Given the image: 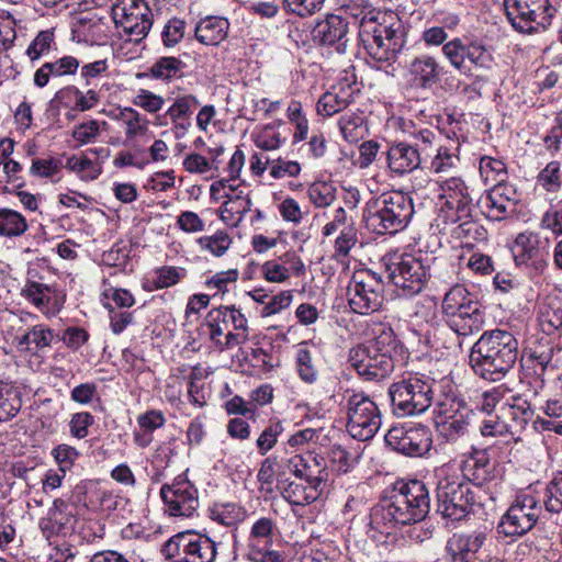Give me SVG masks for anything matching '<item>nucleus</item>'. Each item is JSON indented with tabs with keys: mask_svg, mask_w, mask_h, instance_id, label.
Returning <instances> with one entry per match:
<instances>
[{
	"mask_svg": "<svg viewBox=\"0 0 562 562\" xmlns=\"http://www.w3.org/2000/svg\"><path fill=\"white\" fill-rule=\"evenodd\" d=\"M429 509L430 496L424 482H401L390 497L382 499L372 508L370 524L381 533H390L398 525L422 521Z\"/></svg>",
	"mask_w": 562,
	"mask_h": 562,
	"instance_id": "obj_1",
	"label": "nucleus"
},
{
	"mask_svg": "<svg viewBox=\"0 0 562 562\" xmlns=\"http://www.w3.org/2000/svg\"><path fill=\"white\" fill-rule=\"evenodd\" d=\"M352 15L360 18L359 40L376 67L393 65L407 43V30L403 21L394 13H383L380 19L368 16L363 11Z\"/></svg>",
	"mask_w": 562,
	"mask_h": 562,
	"instance_id": "obj_2",
	"label": "nucleus"
},
{
	"mask_svg": "<svg viewBox=\"0 0 562 562\" xmlns=\"http://www.w3.org/2000/svg\"><path fill=\"white\" fill-rule=\"evenodd\" d=\"M518 358V341L504 329L487 330L473 345L470 364L484 380L498 381L515 366Z\"/></svg>",
	"mask_w": 562,
	"mask_h": 562,
	"instance_id": "obj_3",
	"label": "nucleus"
},
{
	"mask_svg": "<svg viewBox=\"0 0 562 562\" xmlns=\"http://www.w3.org/2000/svg\"><path fill=\"white\" fill-rule=\"evenodd\" d=\"M414 214L412 199L400 191L371 199L363 210L366 227L379 235H394L403 231Z\"/></svg>",
	"mask_w": 562,
	"mask_h": 562,
	"instance_id": "obj_4",
	"label": "nucleus"
},
{
	"mask_svg": "<svg viewBox=\"0 0 562 562\" xmlns=\"http://www.w3.org/2000/svg\"><path fill=\"white\" fill-rule=\"evenodd\" d=\"M437 512L445 518L461 520L467 517L474 505V494L470 483L452 465L438 470L436 490Z\"/></svg>",
	"mask_w": 562,
	"mask_h": 562,
	"instance_id": "obj_5",
	"label": "nucleus"
},
{
	"mask_svg": "<svg viewBox=\"0 0 562 562\" xmlns=\"http://www.w3.org/2000/svg\"><path fill=\"white\" fill-rule=\"evenodd\" d=\"M504 8L513 29L522 34L548 30L557 13L551 0H504Z\"/></svg>",
	"mask_w": 562,
	"mask_h": 562,
	"instance_id": "obj_6",
	"label": "nucleus"
},
{
	"mask_svg": "<svg viewBox=\"0 0 562 562\" xmlns=\"http://www.w3.org/2000/svg\"><path fill=\"white\" fill-rule=\"evenodd\" d=\"M345 400L348 432L361 441L371 439L382 424L378 405L362 392L346 391Z\"/></svg>",
	"mask_w": 562,
	"mask_h": 562,
	"instance_id": "obj_7",
	"label": "nucleus"
},
{
	"mask_svg": "<svg viewBox=\"0 0 562 562\" xmlns=\"http://www.w3.org/2000/svg\"><path fill=\"white\" fill-rule=\"evenodd\" d=\"M431 393L430 383L418 376L393 383L389 389L393 413L408 417L426 412L431 405Z\"/></svg>",
	"mask_w": 562,
	"mask_h": 562,
	"instance_id": "obj_8",
	"label": "nucleus"
},
{
	"mask_svg": "<svg viewBox=\"0 0 562 562\" xmlns=\"http://www.w3.org/2000/svg\"><path fill=\"white\" fill-rule=\"evenodd\" d=\"M516 267L529 279L542 277L548 268L549 251L547 241L538 233H520L512 249Z\"/></svg>",
	"mask_w": 562,
	"mask_h": 562,
	"instance_id": "obj_9",
	"label": "nucleus"
},
{
	"mask_svg": "<svg viewBox=\"0 0 562 562\" xmlns=\"http://www.w3.org/2000/svg\"><path fill=\"white\" fill-rule=\"evenodd\" d=\"M112 18L115 26L136 43L147 36L154 22L153 12L144 0H116Z\"/></svg>",
	"mask_w": 562,
	"mask_h": 562,
	"instance_id": "obj_10",
	"label": "nucleus"
},
{
	"mask_svg": "<svg viewBox=\"0 0 562 562\" xmlns=\"http://www.w3.org/2000/svg\"><path fill=\"white\" fill-rule=\"evenodd\" d=\"M164 554L176 562H214L217 550L215 542L198 533H178L164 546Z\"/></svg>",
	"mask_w": 562,
	"mask_h": 562,
	"instance_id": "obj_11",
	"label": "nucleus"
},
{
	"mask_svg": "<svg viewBox=\"0 0 562 562\" xmlns=\"http://www.w3.org/2000/svg\"><path fill=\"white\" fill-rule=\"evenodd\" d=\"M387 447L407 457H423L432 447V434L423 424L405 423L393 426L384 436Z\"/></svg>",
	"mask_w": 562,
	"mask_h": 562,
	"instance_id": "obj_12",
	"label": "nucleus"
},
{
	"mask_svg": "<svg viewBox=\"0 0 562 562\" xmlns=\"http://www.w3.org/2000/svg\"><path fill=\"white\" fill-rule=\"evenodd\" d=\"M541 506L532 495H520L502 517L497 529L506 537H520L537 524Z\"/></svg>",
	"mask_w": 562,
	"mask_h": 562,
	"instance_id": "obj_13",
	"label": "nucleus"
},
{
	"mask_svg": "<svg viewBox=\"0 0 562 562\" xmlns=\"http://www.w3.org/2000/svg\"><path fill=\"white\" fill-rule=\"evenodd\" d=\"M160 496L165 512L172 517H191L199 508L198 490L184 474L175 477L170 484H164Z\"/></svg>",
	"mask_w": 562,
	"mask_h": 562,
	"instance_id": "obj_14",
	"label": "nucleus"
},
{
	"mask_svg": "<svg viewBox=\"0 0 562 562\" xmlns=\"http://www.w3.org/2000/svg\"><path fill=\"white\" fill-rule=\"evenodd\" d=\"M437 225L442 236L450 238V241L459 243L460 246H472L474 241L486 238L485 228L473 221L471 214L462 217L449 212L448 215H439Z\"/></svg>",
	"mask_w": 562,
	"mask_h": 562,
	"instance_id": "obj_15",
	"label": "nucleus"
},
{
	"mask_svg": "<svg viewBox=\"0 0 562 562\" xmlns=\"http://www.w3.org/2000/svg\"><path fill=\"white\" fill-rule=\"evenodd\" d=\"M348 361L359 375L367 380H380L394 370L393 357H384L372 352L367 345L353 347L349 351Z\"/></svg>",
	"mask_w": 562,
	"mask_h": 562,
	"instance_id": "obj_16",
	"label": "nucleus"
},
{
	"mask_svg": "<svg viewBox=\"0 0 562 562\" xmlns=\"http://www.w3.org/2000/svg\"><path fill=\"white\" fill-rule=\"evenodd\" d=\"M443 74V66L428 54L415 56L407 65L408 82L417 89H431L441 81Z\"/></svg>",
	"mask_w": 562,
	"mask_h": 562,
	"instance_id": "obj_17",
	"label": "nucleus"
},
{
	"mask_svg": "<svg viewBox=\"0 0 562 562\" xmlns=\"http://www.w3.org/2000/svg\"><path fill=\"white\" fill-rule=\"evenodd\" d=\"M519 201V194L514 184L501 179L488 190L483 199V205L491 218L501 221L514 213Z\"/></svg>",
	"mask_w": 562,
	"mask_h": 562,
	"instance_id": "obj_18",
	"label": "nucleus"
},
{
	"mask_svg": "<svg viewBox=\"0 0 562 562\" xmlns=\"http://www.w3.org/2000/svg\"><path fill=\"white\" fill-rule=\"evenodd\" d=\"M439 198L445 201L440 215H448L451 212L464 217L472 212V198L461 178L452 177L445 180L440 184Z\"/></svg>",
	"mask_w": 562,
	"mask_h": 562,
	"instance_id": "obj_19",
	"label": "nucleus"
},
{
	"mask_svg": "<svg viewBox=\"0 0 562 562\" xmlns=\"http://www.w3.org/2000/svg\"><path fill=\"white\" fill-rule=\"evenodd\" d=\"M285 467L289 472L305 483L324 484L328 480L325 459L313 452L289 458Z\"/></svg>",
	"mask_w": 562,
	"mask_h": 562,
	"instance_id": "obj_20",
	"label": "nucleus"
},
{
	"mask_svg": "<svg viewBox=\"0 0 562 562\" xmlns=\"http://www.w3.org/2000/svg\"><path fill=\"white\" fill-rule=\"evenodd\" d=\"M348 22L338 14H327L314 27V36L322 45L334 46L345 53L348 44Z\"/></svg>",
	"mask_w": 562,
	"mask_h": 562,
	"instance_id": "obj_21",
	"label": "nucleus"
},
{
	"mask_svg": "<svg viewBox=\"0 0 562 562\" xmlns=\"http://www.w3.org/2000/svg\"><path fill=\"white\" fill-rule=\"evenodd\" d=\"M381 283H348L347 300L350 308L358 314L376 311L383 301Z\"/></svg>",
	"mask_w": 562,
	"mask_h": 562,
	"instance_id": "obj_22",
	"label": "nucleus"
},
{
	"mask_svg": "<svg viewBox=\"0 0 562 562\" xmlns=\"http://www.w3.org/2000/svg\"><path fill=\"white\" fill-rule=\"evenodd\" d=\"M486 540V533L475 530L470 533H454L446 544V551L453 562H472Z\"/></svg>",
	"mask_w": 562,
	"mask_h": 562,
	"instance_id": "obj_23",
	"label": "nucleus"
},
{
	"mask_svg": "<svg viewBox=\"0 0 562 562\" xmlns=\"http://www.w3.org/2000/svg\"><path fill=\"white\" fill-rule=\"evenodd\" d=\"M75 517L69 506L63 499H55L47 516L40 520V529L43 536L49 540L54 536L67 535L74 527Z\"/></svg>",
	"mask_w": 562,
	"mask_h": 562,
	"instance_id": "obj_24",
	"label": "nucleus"
},
{
	"mask_svg": "<svg viewBox=\"0 0 562 562\" xmlns=\"http://www.w3.org/2000/svg\"><path fill=\"white\" fill-rule=\"evenodd\" d=\"M21 293L36 307L48 312H58L66 300L63 291L45 283H26Z\"/></svg>",
	"mask_w": 562,
	"mask_h": 562,
	"instance_id": "obj_25",
	"label": "nucleus"
},
{
	"mask_svg": "<svg viewBox=\"0 0 562 562\" xmlns=\"http://www.w3.org/2000/svg\"><path fill=\"white\" fill-rule=\"evenodd\" d=\"M423 161L419 148L406 142H400L387 150L389 168L398 175L417 169Z\"/></svg>",
	"mask_w": 562,
	"mask_h": 562,
	"instance_id": "obj_26",
	"label": "nucleus"
},
{
	"mask_svg": "<svg viewBox=\"0 0 562 562\" xmlns=\"http://www.w3.org/2000/svg\"><path fill=\"white\" fill-rule=\"evenodd\" d=\"M231 23L224 16L207 15L198 21L194 36L203 45L218 46L228 36Z\"/></svg>",
	"mask_w": 562,
	"mask_h": 562,
	"instance_id": "obj_27",
	"label": "nucleus"
},
{
	"mask_svg": "<svg viewBox=\"0 0 562 562\" xmlns=\"http://www.w3.org/2000/svg\"><path fill=\"white\" fill-rule=\"evenodd\" d=\"M225 201L220 207V218L231 227H237L245 215L251 210V198L248 190L225 193Z\"/></svg>",
	"mask_w": 562,
	"mask_h": 562,
	"instance_id": "obj_28",
	"label": "nucleus"
},
{
	"mask_svg": "<svg viewBox=\"0 0 562 562\" xmlns=\"http://www.w3.org/2000/svg\"><path fill=\"white\" fill-rule=\"evenodd\" d=\"M198 104L199 101L194 95L184 94L176 98L167 109L165 117L170 119L172 132L177 139L182 138L191 127L190 115Z\"/></svg>",
	"mask_w": 562,
	"mask_h": 562,
	"instance_id": "obj_29",
	"label": "nucleus"
},
{
	"mask_svg": "<svg viewBox=\"0 0 562 562\" xmlns=\"http://www.w3.org/2000/svg\"><path fill=\"white\" fill-rule=\"evenodd\" d=\"M56 98L74 111L87 112L98 105L101 94L95 88H87L83 91L75 85H69L60 89Z\"/></svg>",
	"mask_w": 562,
	"mask_h": 562,
	"instance_id": "obj_30",
	"label": "nucleus"
},
{
	"mask_svg": "<svg viewBox=\"0 0 562 562\" xmlns=\"http://www.w3.org/2000/svg\"><path fill=\"white\" fill-rule=\"evenodd\" d=\"M386 271L390 280L402 278L403 281H426L432 277L430 269L411 255L402 256L397 262L387 265Z\"/></svg>",
	"mask_w": 562,
	"mask_h": 562,
	"instance_id": "obj_31",
	"label": "nucleus"
},
{
	"mask_svg": "<svg viewBox=\"0 0 562 562\" xmlns=\"http://www.w3.org/2000/svg\"><path fill=\"white\" fill-rule=\"evenodd\" d=\"M353 89L348 83L333 87L319 98L316 111L319 115L333 116L353 102Z\"/></svg>",
	"mask_w": 562,
	"mask_h": 562,
	"instance_id": "obj_32",
	"label": "nucleus"
},
{
	"mask_svg": "<svg viewBox=\"0 0 562 562\" xmlns=\"http://www.w3.org/2000/svg\"><path fill=\"white\" fill-rule=\"evenodd\" d=\"M448 326L459 336H469L483 328V313L476 305H468L459 312L447 316Z\"/></svg>",
	"mask_w": 562,
	"mask_h": 562,
	"instance_id": "obj_33",
	"label": "nucleus"
},
{
	"mask_svg": "<svg viewBox=\"0 0 562 562\" xmlns=\"http://www.w3.org/2000/svg\"><path fill=\"white\" fill-rule=\"evenodd\" d=\"M538 323L547 336L562 327V299L559 295L549 294L539 303Z\"/></svg>",
	"mask_w": 562,
	"mask_h": 562,
	"instance_id": "obj_34",
	"label": "nucleus"
},
{
	"mask_svg": "<svg viewBox=\"0 0 562 562\" xmlns=\"http://www.w3.org/2000/svg\"><path fill=\"white\" fill-rule=\"evenodd\" d=\"M112 119L121 122L127 143L146 135L149 130L148 119L131 106L117 108Z\"/></svg>",
	"mask_w": 562,
	"mask_h": 562,
	"instance_id": "obj_35",
	"label": "nucleus"
},
{
	"mask_svg": "<svg viewBox=\"0 0 562 562\" xmlns=\"http://www.w3.org/2000/svg\"><path fill=\"white\" fill-rule=\"evenodd\" d=\"M323 484L289 482L282 490L283 498L291 505L305 506L319 498Z\"/></svg>",
	"mask_w": 562,
	"mask_h": 562,
	"instance_id": "obj_36",
	"label": "nucleus"
},
{
	"mask_svg": "<svg viewBox=\"0 0 562 562\" xmlns=\"http://www.w3.org/2000/svg\"><path fill=\"white\" fill-rule=\"evenodd\" d=\"M246 516L247 510L237 503H218L209 509L210 519L227 528H237Z\"/></svg>",
	"mask_w": 562,
	"mask_h": 562,
	"instance_id": "obj_37",
	"label": "nucleus"
},
{
	"mask_svg": "<svg viewBox=\"0 0 562 562\" xmlns=\"http://www.w3.org/2000/svg\"><path fill=\"white\" fill-rule=\"evenodd\" d=\"M223 314H225V323L229 330L227 333V345L228 347H235L241 345L248 340V325L247 318L234 306L233 307H221Z\"/></svg>",
	"mask_w": 562,
	"mask_h": 562,
	"instance_id": "obj_38",
	"label": "nucleus"
},
{
	"mask_svg": "<svg viewBox=\"0 0 562 562\" xmlns=\"http://www.w3.org/2000/svg\"><path fill=\"white\" fill-rule=\"evenodd\" d=\"M492 464L485 450H474L470 458L464 462V477L482 484L491 477Z\"/></svg>",
	"mask_w": 562,
	"mask_h": 562,
	"instance_id": "obj_39",
	"label": "nucleus"
},
{
	"mask_svg": "<svg viewBox=\"0 0 562 562\" xmlns=\"http://www.w3.org/2000/svg\"><path fill=\"white\" fill-rule=\"evenodd\" d=\"M512 403L508 404L505 416L508 420H506L507 434L514 436H519L527 427L529 422L532 420L533 413L528 411L520 404V396H513Z\"/></svg>",
	"mask_w": 562,
	"mask_h": 562,
	"instance_id": "obj_40",
	"label": "nucleus"
},
{
	"mask_svg": "<svg viewBox=\"0 0 562 562\" xmlns=\"http://www.w3.org/2000/svg\"><path fill=\"white\" fill-rule=\"evenodd\" d=\"M473 416V411L462 400L446 395L437 403L435 422L459 419L460 417L472 419Z\"/></svg>",
	"mask_w": 562,
	"mask_h": 562,
	"instance_id": "obj_41",
	"label": "nucleus"
},
{
	"mask_svg": "<svg viewBox=\"0 0 562 562\" xmlns=\"http://www.w3.org/2000/svg\"><path fill=\"white\" fill-rule=\"evenodd\" d=\"M79 78L86 88H95L98 82L108 79L110 75V63L108 58L95 60H83L78 69Z\"/></svg>",
	"mask_w": 562,
	"mask_h": 562,
	"instance_id": "obj_42",
	"label": "nucleus"
},
{
	"mask_svg": "<svg viewBox=\"0 0 562 562\" xmlns=\"http://www.w3.org/2000/svg\"><path fill=\"white\" fill-rule=\"evenodd\" d=\"M458 146L437 145L435 154H430L428 169L434 173H448L460 162Z\"/></svg>",
	"mask_w": 562,
	"mask_h": 562,
	"instance_id": "obj_43",
	"label": "nucleus"
},
{
	"mask_svg": "<svg viewBox=\"0 0 562 562\" xmlns=\"http://www.w3.org/2000/svg\"><path fill=\"white\" fill-rule=\"evenodd\" d=\"M186 64L178 57L164 56L156 59L149 68V74L154 79L171 81L183 76Z\"/></svg>",
	"mask_w": 562,
	"mask_h": 562,
	"instance_id": "obj_44",
	"label": "nucleus"
},
{
	"mask_svg": "<svg viewBox=\"0 0 562 562\" xmlns=\"http://www.w3.org/2000/svg\"><path fill=\"white\" fill-rule=\"evenodd\" d=\"M272 542L248 533L245 555L251 562H281V557L272 550Z\"/></svg>",
	"mask_w": 562,
	"mask_h": 562,
	"instance_id": "obj_45",
	"label": "nucleus"
},
{
	"mask_svg": "<svg viewBox=\"0 0 562 562\" xmlns=\"http://www.w3.org/2000/svg\"><path fill=\"white\" fill-rule=\"evenodd\" d=\"M65 168L86 182L95 180L102 172L101 164L92 161L87 155L68 157Z\"/></svg>",
	"mask_w": 562,
	"mask_h": 562,
	"instance_id": "obj_46",
	"label": "nucleus"
},
{
	"mask_svg": "<svg viewBox=\"0 0 562 562\" xmlns=\"http://www.w3.org/2000/svg\"><path fill=\"white\" fill-rule=\"evenodd\" d=\"M340 133L348 143H358L366 135L367 127L361 112H347L338 121Z\"/></svg>",
	"mask_w": 562,
	"mask_h": 562,
	"instance_id": "obj_47",
	"label": "nucleus"
},
{
	"mask_svg": "<svg viewBox=\"0 0 562 562\" xmlns=\"http://www.w3.org/2000/svg\"><path fill=\"white\" fill-rule=\"evenodd\" d=\"M27 229L26 218L18 211L9 207H0V236L18 237Z\"/></svg>",
	"mask_w": 562,
	"mask_h": 562,
	"instance_id": "obj_48",
	"label": "nucleus"
},
{
	"mask_svg": "<svg viewBox=\"0 0 562 562\" xmlns=\"http://www.w3.org/2000/svg\"><path fill=\"white\" fill-rule=\"evenodd\" d=\"M467 60L474 67L490 70L495 65L493 48L481 40L467 43Z\"/></svg>",
	"mask_w": 562,
	"mask_h": 562,
	"instance_id": "obj_49",
	"label": "nucleus"
},
{
	"mask_svg": "<svg viewBox=\"0 0 562 562\" xmlns=\"http://www.w3.org/2000/svg\"><path fill=\"white\" fill-rule=\"evenodd\" d=\"M373 334L374 337L366 345L372 349L373 353L379 352L384 357H392L397 347L393 329L387 325L380 324L373 329Z\"/></svg>",
	"mask_w": 562,
	"mask_h": 562,
	"instance_id": "obj_50",
	"label": "nucleus"
},
{
	"mask_svg": "<svg viewBox=\"0 0 562 562\" xmlns=\"http://www.w3.org/2000/svg\"><path fill=\"white\" fill-rule=\"evenodd\" d=\"M206 326L209 328V337L211 341L221 350L229 349L227 345V333L229 330L225 323V314L220 308L212 310L206 317Z\"/></svg>",
	"mask_w": 562,
	"mask_h": 562,
	"instance_id": "obj_51",
	"label": "nucleus"
},
{
	"mask_svg": "<svg viewBox=\"0 0 562 562\" xmlns=\"http://www.w3.org/2000/svg\"><path fill=\"white\" fill-rule=\"evenodd\" d=\"M21 406L19 392L12 385L0 381V423L13 418Z\"/></svg>",
	"mask_w": 562,
	"mask_h": 562,
	"instance_id": "obj_52",
	"label": "nucleus"
},
{
	"mask_svg": "<svg viewBox=\"0 0 562 562\" xmlns=\"http://www.w3.org/2000/svg\"><path fill=\"white\" fill-rule=\"evenodd\" d=\"M61 160L46 157L34 158L30 167V173L36 178L49 179L52 182H58L61 179Z\"/></svg>",
	"mask_w": 562,
	"mask_h": 562,
	"instance_id": "obj_53",
	"label": "nucleus"
},
{
	"mask_svg": "<svg viewBox=\"0 0 562 562\" xmlns=\"http://www.w3.org/2000/svg\"><path fill=\"white\" fill-rule=\"evenodd\" d=\"M469 294L462 283H456L443 297L442 310L446 316L454 314L468 305H476L469 299Z\"/></svg>",
	"mask_w": 562,
	"mask_h": 562,
	"instance_id": "obj_54",
	"label": "nucleus"
},
{
	"mask_svg": "<svg viewBox=\"0 0 562 562\" xmlns=\"http://www.w3.org/2000/svg\"><path fill=\"white\" fill-rule=\"evenodd\" d=\"M296 370L300 378L306 383H313L317 379V369L315 367L310 345L306 341L299 344L296 349Z\"/></svg>",
	"mask_w": 562,
	"mask_h": 562,
	"instance_id": "obj_55",
	"label": "nucleus"
},
{
	"mask_svg": "<svg viewBox=\"0 0 562 562\" xmlns=\"http://www.w3.org/2000/svg\"><path fill=\"white\" fill-rule=\"evenodd\" d=\"M537 186L548 193H557L562 187V170L559 161H550L537 176Z\"/></svg>",
	"mask_w": 562,
	"mask_h": 562,
	"instance_id": "obj_56",
	"label": "nucleus"
},
{
	"mask_svg": "<svg viewBox=\"0 0 562 562\" xmlns=\"http://www.w3.org/2000/svg\"><path fill=\"white\" fill-rule=\"evenodd\" d=\"M307 198L315 207H327L336 199V188L326 181H315L307 188Z\"/></svg>",
	"mask_w": 562,
	"mask_h": 562,
	"instance_id": "obj_57",
	"label": "nucleus"
},
{
	"mask_svg": "<svg viewBox=\"0 0 562 562\" xmlns=\"http://www.w3.org/2000/svg\"><path fill=\"white\" fill-rule=\"evenodd\" d=\"M527 357L535 364V373L541 375L552 361L553 347L548 338L541 339L537 346L528 349Z\"/></svg>",
	"mask_w": 562,
	"mask_h": 562,
	"instance_id": "obj_58",
	"label": "nucleus"
},
{
	"mask_svg": "<svg viewBox=\"0 0 562 562\" xmlns=\"http://www.w3.org/2000/svg\"><path fill=\"white\" fill-rule=\"evenodd\" d=\"M105 121L90 120L74 127L71 136L79 146L94 143L102 130H105Z\"/></svg>",
	"mask_w": 562,
	"mask_h": 562,
	"instance_id": "obj_59",
	"label": "nucleus"
},
{
	"mask_svg": "<svg viewBox=\"0 0 562 562\" xmlns=\"http://www.w3.org/2000/svg\"><path fill=\"white\" fill-rule=\"evenodd\" d=\"M325 4V0H282V8L288 14H293L301 19L310 18L319 12Z\"/></svg>",
	"mask_w": 562,
	"mask_h": 562,
	"instance_id": "obj_60",
	"label": "nucleus"
},
{
	"mask_svg": "<svg viewBox=\"0 0 562 562\" xmlns=\"http://www.w3.org/2000/svg\"><path fill=\"white\" fill-rule=\"evenodd\" d=\"M441 50L452 68L459 71L465 69L467 44L461 38L456 37L447 42Z\"/></svg>",
	"mask_w": 562,
	"mask_h": 562,
	"instance_id": "obj_61",
	"label": "nucleus"
},
{
	"mask_svg": "<svg viewBox=\"0 0 562 562\" xmlns=\"http://www.w3.org/2000/svg\"><path fill=\"white\" fill-rule=\"evenodd\" d=\"M196 241L202 250H206L216 257H221L231 247L232 238L226 232L217 231L214 235L202 236Z\"/></svg>",
	"mask_w": 562,
	"mask_h": 562,
	"instance_id": "obj_62",
	"label": "nucleus"
},
{
	"mask_svg": "<svg viewBox=\"0 0 562 562\" xmlns=\"http://www.w3.org/2000/svg\"><path fill=\"white\" fill-rule=\"evenodd\" d=\"M543 504L550 513L559 514L562 512V471L555 473L548 483Z\"/></svg>",
	"mask_w": 562,
	"mask_h": 562,
	"instance_id": "obj_63",
	"label": "nucleus"
},
{
	"mask_svg": "<svg viewBox=\"0 0 562 562\" xmlns=\"http://www.w3.org/2000/svg\"><path fill=\"white\" fill-rule=\"evenodd\" d=\"M55 46V35L53 29L41 31L31 42L26 49V55L31 60H36L47 55Z\"/></svg>",
	"mask_w": 562,
	"mask_h": 562,
	"instance_id": "obj_64",
	"label": "nucleus"
}]
</instances>
